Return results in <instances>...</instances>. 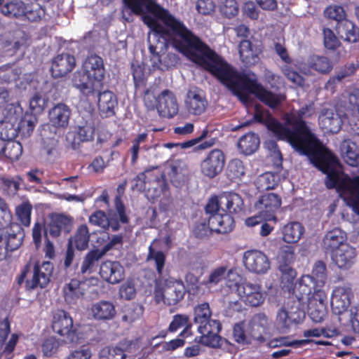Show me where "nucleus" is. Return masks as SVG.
Listing matches in <instances>:
<instances>
[{
  "mask_svg": "<svg viewBox=\"0 0 359 359\" xmlns=\"http://www.w3.org/2000/svg\"><path fill=\"white\" fill-rule=\"evenodd\" d=\"M346 241L347 235L346 232L339 228H334L325 234L323 243L325 248L333 252V250L343 245H348Z\"/></svg>",
  "mask_w": 359,
  "mask_h": 359,
  "instance_id": "nucleus-30",
  "label": "nucleus"
},
{
  "mask_svg": "<svg viewBox=\"0 0 359 359\" xmlns=\"http://www.w3.org/2000/svg\"><path fill=\"white\" fill-rule=\"evenodd\" d=\"M245 173V166L239 159L231 160L227 167V175L231 180L241 179Z\"/></svg>",
  "mask_w": 359,
  "mask_h": 359,
  "instance_id": "nucleus-50",
  "label": "nucleus"
},
{
  "mask_svg": "<svg viewBox=\"0 0 359 359\" xmlns=\"http://www.w3.org/2000/svg\"><path fill=\"white\" fill-rule=\"evenodd\" d=\"M117 106V99L111 91H104L100 93L98 97V109L103 116H110L114 114V109Z\"/></svg>",
  "mask_w": 359,
  "mask_h": 359,
  "instance_id": "nucleus-31",
  "label": "nucleus"
},
{
  "mask_svg": "<svg viewBox=\"0 0 359 359\" xmlns=\"http://www.w3.org/2000/svg\"><path fill=\"white\" fill-rule=\"evenodd\" d=\"M226 267L221 266L213 269L209 275L208 279L205 284L208 286L217 285L221 282L226 276Z\"/></svg>",
  "mask_w": 359,
  "mask_h": 359,
  "instance_id": "nucleus-58",
  "label": "nucleus"
},
{
  "mask_svg": "<svg viewBox=\"0 0 359 359\" xmlns=\"http://www.w3.org/2000/svg\"><path fill=\"white\" fill-rule=\"evenodd\" d=\"M332 260L340 269L347 270L354 264L356 257L355 249L348 245H343L332 252Z\"/></svg>",
  "mask_w": 359,
  "mask_h": 359,
  "instance_id": "nucleus-18",
  "label": "nucleus"
},
{
  "mask_svg": "<svg viewBox=\"0 0 359 359\" xmlns=\"http://www.w3.org/2000/svg\"><path fill=\"white\" fill-rule=\"evenodd\" d=\"M4 118L16 125H20L22 132L25 134H29L36 123V116L28 112L24 113L19 103L8 104L4 110Z\"/></svg>",
  "mask_w": 359,
  "mask_h": 359,
  "instance_id": "nucleus-8",
  "label": "nucleus"
},
{
  "mask_svg": "<svg viewBox=\"0 0 359 359\" xmlns=\"http://www.w3.org/2000/svg\"><path fill=\"white\" fill-rule=\"evenodd\" d=\"M15 212L21 223L25 226H29L30 224L32 205L28 202H23L16 208Z\"/></svg>",
  "mask_w": 359,
  "mask_h": 359,
  "instance_id": "nucleus-54",
  "label": "nucleus"
},
{
  "mask_svg": "<svg viewBox=\"0 0 359 359\" xmlns=\"http://www.w3.org/2000/svg\"><path fill=\"white\" fill-rule=\"evenodd\" d=\"M221 329V325L219 324V329L214 332L212 327H208L205 328V331L199 332L202 336L201 338V342L206 346L210 347H217L219 346L220 337L217 334Z\"/></svg>",
  "mask_w": 359,
  "mask_h": 359,
  "instance_id": "nucleus-45",
  "label": "nucleus"
},
{
  "mask_svg": "<svg viewBox=\"0 0 359 359\" xmlns=\"http://www.w3.org/2000/svg\"><path fill=\"white\" fill-rule=\"evenodd\" d=\"M255 118L265 121L268 129L280 139L286 140L302 154L307 155L313 164L327 174V188H336L339 196L359 215V177H348L341 169L339 161L317 140L303 118L311 116L314 110L311 105L285 115L284 126L268 114L255 107Z\"/></svg>",
  "mask_w": 359,
  "mask_h": 359,
  "instance_id": "nucleus-1",
  "label": "nucleus"
},
{
  "mask_svg": "<svg viewBox=\"0 0 359 359\" xmlns=\"http://www.w3.org/2000/svg\"><path fill=\"white\" fill-rule=\"evenodd\" d=\"M165 255L162 252L156 251L153 249L151 245L149 246L147 260L154 262L156 270L159 274L162 273L165 264Z\"/></svg>",
  "mask_w": 359,
  "mask_h": 359,
  "instance_id": "nucleus-57",
  "label": "nucleus"
},
{
  "mask_svg": "<svg viewBox=\"0 0 359 359\" xmlns=\"http://www.w3.org/2000/svg\"><path fill=\"white\" fill-rule=\"evenodd\" d=\"M20 130L22 131V128L20 127V125H16V123L11 121H7L5 118L0 121V139L2 140H11L14 139L18 134V131Z\"/></svg>",
  "mask_w": 359,
  "mask_h": 359,
  "instance_id": "nucleus-41",
  "label": "nucleus"
},
{
  "mask_svg": "<svg viewBox=\"0 0 359 359\" xmlns=\"http://www.w3.org/2000/svg\"><path fill=\"white\" fill-rule=\"evenodd\" d=\"M72 226V220L71 218L62 215H55L51 218L50 223L45 228V234L46 236L50 234L53 237H56L62 231L68 233Z\"/></svg>",
  "mask_w": 359,
  "mask_h": 359,
  "instance_id": "nucleus-27",
  "label": "nucleus"
},
{
  "mask_svg": "<svg viewBox=\"0 0 359 359\" xmlns=\"http://www.w3.org/2000/svg\"><path fill=\"white\" fill-rule=\"evenodd\" d=\"M157 111L161 116L171 118L178 112V104L174 95L169 90L158 96Z\"/></svg>",
  "mask_w": 359,
  "mask_h": 359,
  "instance_id": "nucleus-22",
  "label": "nucleus"
},
{
  "mask_svg": "<svg viewBox=\"0 0 359 359\" xmlns=\"http://www.w3.org/2000/svg\"><path fill=\"white\" fill-rule=\"evenodd\" d=\"M316 286L313 277L303 276L293 288V293L299 300L307 299Z\"/></svg>",
  "mask_w": 359,
  "mask_h": 359,
  "instance_id": "nucleus-36",
  "label": "nucleus"
},
{
  "mask_svg": "<svg viewBox=\"0 0 359 359\" xmlns=\"http://www.w3.org/2000/svg\"><path fill=\"white\" fill-rule=\"evenodd\" d=\"M309 66L321 73L329 72L332 69L331 63L327 58L318 55H313L310 57Z\"/></svg>",
  "mask_w": 359,
  "mask_h": 359,
  "instance_id": "nucleus-47",
  "label": "nucleus"
},
{
  "mask_svg": "<svg viewBox=\"0 0 359 359\" xmlns=\"http://www.w3.org/2000/svg\"><path fill=\"white\" fill-rule=\"evenodd\" d=\"M325 15L336 21H341L345 19L346 13L343 7L337 5H331L326 8L324 11Z\"/></svg>",
  "mask_w": 359,
  "mask_h": 359,
  "instance_id": "nucleus-60",
  "label": "nucleus"
},
{
  "mask_svg": "<svg viewBox=\"0 0 359 359\" xmlns=\"http://www.w3.org/2000/svg\"><path fill=\"white\" fill-rule=\"evenodd\" d=\"M119 293L121 298L127 300L133 299L136 295L135 283L132 280L126 281L120 287Z\"/></svg>",
  "mask_w": 359,
  "mask_h": 359,
  "instance_id": "nucleus-61",
  "label": "nucleus"
},
{
  "mask_svg": "<svg viewBox=\"0 0 359 359\" xmlns=\"http://www.w3.org/2000/svg\"><path fill=\"white\" fill-rule=\"evenodd\" d=\"M53 331L61 337L64 343L73 342L76 338V328L73 319L65 311H57L53 316L52 323Z\"/></svg>",
  "mask_w": 359,
  "mask_h": 359,
  "instance_id": "nucleus-11",
  "label": "nucleus"
},
{
  "mask_svg": "<svg viewBox=\"0 0 359 359\" xmlns=\"http://www.w3.org/2000/svg\"><path fill=\"white\" fill-rule=\"evenodd\" d=\"M339 32L341 37L349 42H355L358 37L357 28L351 21H345L339 27Z\"/></svg>",
  "mask_w": 359,
  "mask_h": 359,
  "instance_id": "nucleus-46",
  "label": "nucleus"
},
{
  "mask_svg": "<svg viewBox=\"0 0 359 359\" xmlns=\"http://www.w3.org/2000/svg\"><path fill=\"white\" fill-rule=\"evenodd\" d=\"M278 269L282 273V283L284 287L290 290L294 279L296 278L297 273L291 266L294 260V249L292 246L285 245L281 248L277 257Z\"/></svg>",
  "mask_w": 359,
  "mask_h": 359,
  "instance_id": "nucleus-10",
  "label": "nucleus"
},
{
  "mask_svg": "<svg viewBox=\"0 0 359 359\" xmlns=\"http://www.w3.org/2000/svg\"><path fill=\"white\" fill-rule=\"evenodd\" d=\"M27 7L22 1H11L1 7V12L9 18H18L24 15Z\"/></svg>",
  "mask_w": 359,
  "mask_h": 359,
  "instance_id": "nucleus-42",
  "label": "nucleus"
},
{
  "mask_svg": "<svg viewBox=\"0 0 359 359\" xmlns=\"http://www.w3.org/2000/svg\"><path fill=\"white\" fill-rule=\"evenodd\" d=\"M115 207L117 215L109 212V215H107L104 212L97 210L89 217V222L102 229L110 226L113 230H117L119 227L117 215L122 223H126L128 217L125 214L124 206L119 198H116L115 200Z\"/></svg>",
  "mask_w": 359,
  "mask_h": 359,
  "instance_id": "nucleus-7",
  "label": "nucleus"
},
{
  "mask_svg": "<svg viewBox=\"0 0 359 359\" xmlns=\"http://www.w3.org/2000/svg\"><path fill=\"white\" fill-rule=\"evenodd\" d=\"M219 10L227 18H232L238 13V6L235 0H220Z\"/></svg>",
  "mask_w": 359,
  "mask_h": 359,
  "instance_id": "nucleus-55",
  "label": "nucleus"
},
{
  "mask_svg": "<svg viewBox=\"0 0 359 359\" xmlns=\"http://www.w3.org/2000/svg\"><path fill=\"white\" fill-rule=\"evenodd\" d=\"M187 175L188 169L185 163L176 161L172 163L169 175L172 182L184 181Z\"/></svg>",
  "mask_w": 359,
  "mask_h": 359,
  "instance_id": "nucleus-43",
  "label": "nucleus"
},
{
  "mask_svg": "<svg viewBox=\"0 0 359 359\" xmlns=\"http://www.w3.org/2000/svg\"><path fill=\"white\" fill-rule=\"evenodd\" d=\"M221 209L229 214L242 210L243 202L241 197L236 193H226L220 196Z\"/></svg>",
  "mask_w": 359,
  "mask_h": 359,
  "instance_id": "nucleus-29",
  "label": "nucleus"
},
{
  "mask_svg": "<svg viewBox=\"0 0 359 359\" xmlns=\"http://www.w3.org/2000/svg\"><path fill=\"white\" fill-rule=\"evenodd\" d=\"M256 184L260 190L273 189L276 184V177L271 172H265L257 177Z\"/></svg>",
  "mask_w": 359,
  "mask_h": 359,
  "instance_id": "nucleus-52",
  "label": "nucleus"
},
{
  "mask_svg": "<svg viewBox=\"0 0 359 359\" xmlns=\"http://www.w3.org/2000/svg\"><path fill=\"white\" fill-rule=\"evenodd\" d=\"M146 196L150 201H155L162 197L165 203L164 204L161 201L160 209L162 211H165L170 203V198L168 197V184L165 178L161 177L153 181L147 190Z\"/></svg>",
  "mask_w": 359,
  "mask_h": 359,
  "instance_id": "nucleus-20",
  "label": "nucleus"
},
{
  "mask_svg": "<svg viewBox=\"0 0 359 359\" xmlns=\"http://www.w3.org/2000/svg\"><path fill=\"white\" fill-rule=\"evenodd\" d=\"M71 114L69 108L64 104H58L49 111V121L55 128H64L68 123Z\"/></svg>",
  "mask_w": 359,
  "mask_h": 359,
  "instance_id": "nucleus-26",
  "label": "nucleus"
},
{
  "mask_svg": "<svg viewBox=\"0 0 359 359\" xmlns=\"http://www.w3.org/2000/svg\"><path fill=\"white\" fill-rule=\"evenodd\" d=\"M259 145L258 136L253 133L243 135L238 140L237 147L240 152L244 155H250L257 151Z\"/></svg>",
  "mask_w": 359,
  "mask_h": 359,
  "instance_id": "nucleus-35",
  "label": "nucleus"
},
{
  "mask_svg": "<svg viewBox=\"0 0 359 359\" xmlns=\"http://www.w3.org/2000/svg\"><path fill=\"white\" fill-rule=\"evenodd\" d=\"M63 296L68 304L75 303L85 294L84 288L81 285V280L73 278L63 287Z\"/></svg>",
  "mask_w": 359,
  "mask_h": 359,
  "instance_id": "nucleus-32",
  "label": "nucleus"
},
{
  "mask_svg": "<svg viewBox=\"0 0 359 359\" xmlns=\"http://www.w3.org/2000/svg\"><path fill=\"white\" fill-rule=\"evenodd\" d=\"M205 211L210 215L208 219L211 229L221 233H227L233 229V218L222 210L220 196L212 198L206 205Z\"/></svg>",
  "mask_w": 359,
  "mask_h": 359,
  "instance_id": "nucleus-5",
  "label": "nucleus"
},
{
  "mask_svg": "<svg viewBox=\"0 0 359 359\" xmlns=\"http://www.w3.org/2000/svg\"><path fill=\"white\" fill-rule=\"evenodd\" d=\"M184 286L182 281L171 278L160 279L156 283L155 299L169 305L176 304L184 297Z\"/></svg>",
  "mask_w": 359,
  "mask_h": 359,
  "instance_id": "nucleus-4",
  "label": "nucleus"
},
{
  "mask_svg": "<svg viewBox=\"0 0 359 359\" xmlns=\"http://www.w3.org/2000/svg\"><path fill=\"white\" fill-rule=\"evenodd\" d=\"M313 292L306 299L308 305L313 306H326L327 305V292L323 287H317L316 285Z\"/></svg>",
  "mask_w": 359,
  "mask_h": 359,
  "instance_id": "nucleus-51",
  "label": "nucleus"
},
{
  "mask_svg": "<svg viewBox=\"0 0 359 359\" xmlns=\"http://www.w3.org/2000/svg\"><path fill=\"white\" fill-rule=\"evenodd\" d=\"M5 142V148L4 152V158H8L11 161H16L21 156L22 152V147L20 142L6 140Z\"/></svg>",
  "mask_w": 359,
  "mask_h": 359,
  "instance_id": "nucleus-44",
  "label": "nucleus"
},
{
  "mask_svg": "<svg viewBox=\"0 0 359 359\" xmlns=\"http://www.w3.org/2000/svg\"><path fill=\"white\" fill-rule=\"evenodd\" d=\"M105 251L93 250L90 251L84 257L82 262L80 271L82 274L92 273L97 265L99 259L104 255Z\"/></svg>",
  "mask_w": 359,
  "mask_h": 359,
  "instance_id": "nucleus-40",
  "label": "nucleus"
},
{
  "mask_svg": "<svg viewBox=\"0 0 359 359\" xmlns=\"http://www.w3.org/2000/svg\"><path fill=\"white\" fill-rule=\"evenodd\" d=\"M91 356V348L87 346H82L70 353L67 359H90Z\"/></svg>",
  "mask_w": 359,
  "mask_h": 359,
  "instance_id": "nucleus-64",
  "label": "nucleus"
},
{
  "mask_svg": "<svg viewBox=\"0 0 359 359\" xmlns=\"http://www.w3.org/2000/svg\"><path fill=\"white\" fill-rule=\"evenodd\" d=\"M189 318L185 315H176L174 316L169 326L170 332H176L180 328H184L182 335H185L189 332Z\"/></svg>",
  "mask_w": 359,
  "mask_h": 359,
  "instance_id": "nucleus-53",
  "label": "nucleus"
},
{
  "mask_svg": "<svg viewBox=\"0 0 359 359\" xmlns=\"http://www.w3.org/2000/svg\"><path fill=\"white\" fill-rule=\"evenodd\" d=\"M236 293L240 302L250 307L262 306L267 297V292L262 285L249 281H245L238 285Z\"/></svg>",
  "mask_w": 359,
  "mask_h": 359,
  "instance_id": "nucleus-6",
  "label": "nucleus"
},
{
  "mask_svg": "<svg viewBox=\"0 0 359 359\" xmlns=\"http://www.w3.org/2000/svg\"><path fill=\"white\" fill-rule=\"evenodd\" d=\"M225 156L220 149L210 151L201 163V172L209 178H213L223 169Z\"/></svg>",
  "mask_w": 359,
  "mask_h": 359,
  "instance_id": "nucleus-14",
  "label": "nucleus"
},
{
  "mask_svg": "<svg viewBox=\"0 0 359 359\" xmlns=\"http://www.w3.org/2000/svg\"><path fill=\"white\" fill-rule=\"evenodd\" d=\"M320 128L326 133H337L342 126V116L334 109H325L318 118Z\"/></svg>",
  "mask_w": 359,
  "mask_h": 359,
  "instance_id": "nucleus-17",
  "label": "nucleus"
},
{
  "mask_svg": "<svg viewBox=\"0 0 359 359\" xmlns=\"http://www.w3.org/2000/svg\"><path fill=\"white\" fill-rule=\"evenodd\" d=\"M11 332V323L8 318H4L0 320V350L5 345L4 352L11 353L15 348L16 344L18 341L19 336L16 333L11 335L8 342L5 344L6 339H7Z\"/></svg>",
  "mask_w": 359,
  "mask_h": 359,
  "instance_id": "nucleus-28",
  "label": "nucleus"
},
{
  "mask_svg": "<svg viewBox=\"0 0 359 359\" xmlns=\"http://www.w3.org/2000/svg\"><path fill=\"white\" fill-rule=\"evenodd\" d=\"M11 213L6 203L0 198V229H4L7 227H14L18 231H20V227L17 224L11 225Z\"/></svg>",
  "mask_w": 359,
  "mask_h": 359,
  "instance_id": "nucleus-49",
  "label": "nucleus"
},
{
  "mask_svg": "<svg viewBox=\"0 0 359 359\" xmlns=\"http://www.w3.org/2000/svg\"><path fill=\"white\" fill-rule=\"evenodd\" d=\"M26 7L24 15H26L28 20L36 21L44 16V10L39 4H35Z\"/></svg>",
  "mask_w": 359,
  "mask_h": 359,
  "instance_id": "nucleus-62",
  "label": "nucleus"
},
{
  "mask_svg": "<svg viewBox=\"0 0 359 359\" xmlns=\"http://www.w3.org/2000/svg\"><path fill=\"white\" fill-rule=\"evenodd\" d=\"M239 54L243 62L247 65H253L259 61L257 51L253 50L248 40H243L240 43Z\"/></svg>",
  "mask_w": 359,
  "mask_h": 359,
  "instance_id": "nucleus-39",
  "label": "nucleus"
},
{
  "mask_svg": "<svg viewBox=\"0 0 359 359\" xmlns=\"http://www.w3.org/2000/svg\"><path fill=\"white\" fill-rule=\"evenodd\" d=\"M304 233V228L298 222H292L286 224L282 229V239L287 243L298 242Z\"/></svg>",
  "mask_w": 359,
  "mask_h": 359,
  "instance_id": "nucleus-33",
  "label": "nucleus"
},
{
  "mask_svg": "<svg viewBox=\"0 0 359 359\" xmlns=\"http://www.w3.org/2000/svg\"><path fill=\"white\" fill-rule=\"evenodd\" d=\"M126 354L118 347H106L101 350L100 359H124Z\"/></svg>",
  "mask_w": 359,
  "mask_h": 359,
  "instance_id": "nucleus-59",
  "label": "nucleus"
},
{
  "mask_svg": "<svg viewBox=\"0 0 359 359\" xmlns=\"http://www.w3.org/2000/svg\"><path fill=\"white\" fill-rule=\"evenodd\" d=\"M353 293L351 288L346 285H338L333 288L331 295V308L336 315H341L350 306Z\"/></svg>",
  "mask_w": 359,
  "mask_h": 359,
  "instance_id": "nucleus-13",
  "label": "nucleus"
},
{
  "mask_svg": "<svg viewBox=\"0 0 359 359\" xmlns=\"http://www.w3.org/2000/svg\"><path fill=\"white\" fill-rule=\"evenodd\" d=\"M94 128L91 123H85L78 126L77 135L81 141H89L93 138Z\"/></svg>",
  "mask_w": 359,
  "mask_h": 359,
  "instance_id": "nucleus-63",
  "label": "nucleus"
},
{
  "mask_svg": "<svg viewBox=\"0 0 359 359\" xmlns=\"http://www.w3.org/2000/svg\"><path fill=\"white\" fill-rule=\"evenodd\" d=\"M310 276L313 277L317 287H323L327 278L325 264L322 262L316 263L312 270V276Z\"/></svg>",
  "mask_w": 359,
  "mask_h": 359,
  "instance_id": "nucleus-48",
  "label": "nucleus"
},
{
  "mask_svg": "<svg viewBox=\"0 0 359 359\" xmlns=\"http://www.w3.org/2000/svg\"><path fill=\"white\" fill-rule=\"evenodd\" d=\"M281 205V199L276 194L268 193L262 195L256 202L255 207L260 212L263 214L265 220L277 221L274 212L279 209Z\"/></svg>",
  "mask_w": 359,
  "mask_h": 359,
  "instance_id": "nucleus-15",
  "label": "nucleus"
},
{
  "mask_svg": "<svg viewBox=\"0 0 359 359\" xmlns=\"http://www.w3.org/2000/svg\"><path fill=\"white\" fill-rule=\"evenodd\" d=\"M185 104L189 113L195 115L202 114L207 106L203 93L196 88H191L188 91Z\"/></svg>",
  "mask_w": 359,
  "mask_h": 359,
  "instance_id": "nucleus-23",
  "label": "nucleus"
},
{
  "mask_svg": "<svg viewBox=\"0 0 359 359\" xmlns=\"http://www.w3.org/2000/svg\"><path fill=\"white\" fill-rule=\"evenodd\" d=\"M90 313L95 320H109L116 316V311L112 302L102 300L93 304Z\"/></svg>",
  "mask_w": 359,
  "mask_h": 359,
  "instance_id": "nucleus-25",
  "label": "nucleus"
},
{
  "mask_svg": "<svg viewBox=\"0 0 359 359\" xmlns=\"http://www.w3.org/2000/svg\"><path fill=\"white\" fill-rule=\"evenodd\" d=\"M60 345V341L55 337H48L42 344V351L46 356L50 357L57 352Z\"/></svg>",
  "mask_w": 359,
  "mask_h": 359,
  "instance_id": "nucleus-56",
  "label": "nucleus"
},
{
  "mask_svg": "<svg viewBox=\"0 0 359 359\" xmlns=\"http://www.w3.org/2000/svg\"><path fill=\"white\" fill-rule=\"evenodd\" d=\"M76 61L74 56L69 54L57 55L53 61L51 72L54 77L65 76L75 67Z\"/></svg>",
  "mask_w": 359,
  "mask_h": 359,
  "instance_id": "nucleus-24",
  "label": "nucleus"
},
{
  "mask_svg": "<svg viewBox=\"0 0 359 359\" xmlns=\"http://www.w3.org/2000/svg\"><path fill=\"white\" fill-rule=\"evenodd\" d=\"M243 262L245 269L257 275L266 274L271 269V261L262 251L250 250L244 252Z\"/></svg>",
  "mask_w": 359,
  "mask_h": 359,
  "instance_id": "nucleus-12",
  "label": "nucleus"
},
{
  "mask_svg": "<svg viewBox=\"0 0 359 359\" xmlns=\"http://www.w3.org/2000/svg\"><path fill=\"white\" fill-rule=\"evenodd\" d=\"M133 13L142 15L143 22L151 29L154 37L161 34L169 40V13L154 0H123Z\"/></svg>",
  "mask_w": 359,
  "mask_h": 359,
  "instance_id": "nucleus-2",
  "label": "nucleus"
},
{
  "mask_svg": "<svg viewBox=\"0 0 359 359\" xmlns=\"http://www.w3.org/2000/svg\"><path fill=\"white\" fill-rule=\"evenodd\" d=\"M211 311L208 303H203L198 305L194 309V321L198 325V332L205 331V328L210 327L212 331H217L219 327V323L212 320Z\"/></svg>",
  "mask_w": 359,
  "mask_h": 359,
  "instance_id": "nucleus-19",
  "label": "nucleus"
},
{
  "mask_svg": "<svg viewBox=\"0 0 359 359\" xmlns=\"http://www.w3.org/2000/svg\"><path fill=\"white\" fill-rule=\"evenodd\" d=\"M90 233L86 225H81L74 236L69 240V246L79 250H84L88 246Z\"/></svg>",
  "mask_w": 359,
  "mask_h": 359,
  "instance_id": "nucleus-38",
  "label": "nucleus"
},
{
  "mask_svg": "<svg viewBox=\"0 0 359 359\" xmlns=\"http://www.w3.org/2000/svg\"><path fill=\"white\" fill-rule=\"evenodd\" d=\"M300 320L299 313L297 311L282 308L277 313L276 323L279 329L283 330L288 329L292 325L297 323Z\"/></svg>",
  "mask_w": 359,
  "mask_h": 359,
  "instance_id": "nucleus-34",
  "label": "nucleus"
},
{
  "mask_svg": "<svg viewBox=\"0 0 359 359\" xmlns=\"http://www.w3.org/2000/svg\"><path fill=\"white\" fill-rule=\"evenodd\" d=\"M53 267L50 262H43L41 264H36L30 276L28 272L24 271L19 279L20 283L25 278V286L28 290H33L37 287H44L49 283L50 277L53 273Z\"/></svg>",
  "mask_w": 359,
  "mask_h": 359,
  "instance_id": "nucleus-9",
  "label": "nucleus"
},
{
  "mask_svg": "<svg viewBox=\"0 0 359 359\" xmlns=\"http://www.w3.org/2000/svg\"><path fill=\"white\" fill-rule=\"evenodd\" d=\"M265 316L262 314H257L246 322H241L235 325L233 327V337L236 341L244 342L246 334L252 335L255 331L259 330V327L265 322Z\"/></svg>",
  "mask_w": 359,
  "mask_h": 359,
  "instance_id": "nucleus-16",
  "label": "nucleus"
},
{
  "mask_svg": "<svg viewBox=\"0 0 359 359\" xmlns=\"http://www.w3.org/2000/svg\"><path fill=\"white\" fill-rule=\"evenodd\" d=\"M341 156L351 166L359 165V153L356 144L350 141H344L340 147Z\"/></svg>",
  "mask_w": 359,
  "mask_h": 359,
  "instance_id": "nucleus-37",
  "label": "nucleus"
},
{
  "mask_svg": "<svg viewBox=\"0 0 359 359\" xmlns=\"http://www.w3.org/2000/svg\"><path fill=\"white\" fill-rule=\"evenodd\" d=\"M104 74L102 58L97 55H90L83 62L81 71L74 74L73 84L82 93L88 95L101 87Z\"/></svg>",
  "mask_w": 359,
  "mask_h": 359,
  "instance_id": "nucleus-3",
  "label": "nucleus"
},
{
  "mask_svg": "<svg viewBox=\"0 0 359 359\" xmlns=\"http://www.w3.org/2000/svg\"><path fill=\"white\" fill-rule=\"evenodd\" d=\"M100 273L104 280L111 284L119 283L125 276L124 269L118 262H103L100 266Z\"/></svg>",
  "mask_w": 359,
  "mask_h": 359,
  "instance_id": "nucleus-21",
  "label": "nucleus"
}]
</instances>
